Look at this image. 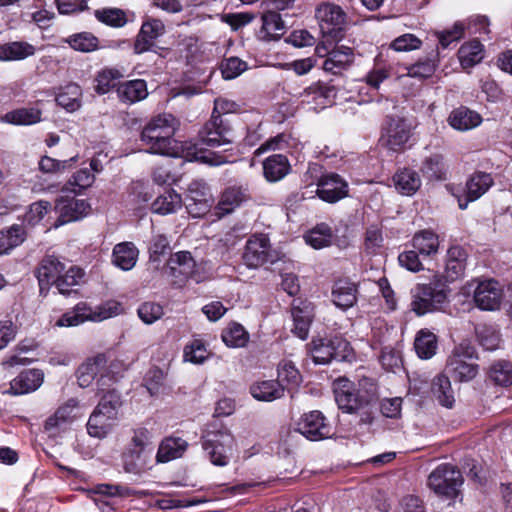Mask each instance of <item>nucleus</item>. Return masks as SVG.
Masks as SVG:
<instances>
[{"instance_id": "7ed1b4c3", "label": "nucleus", "mask_w": 512, "mask_h": 512, "mask_svg": "<svg viewBox=\"0 0 512 512\" xmlns=\"http://www.w3.org/2000/svg\"><path fill=\"white\" fill-rule=\"evenodd\" d=\"M121 306L111 301L98 306H91L86 302H79L73 309L64 313L57 321L58 327H75L84 322H101L119 315Z\"/></svg>"}, {"instance_id": "13d9d810", "label": "nucleus", "mask_w": 512, "mask_h": 512, "mask_svg": "<svg viewBox=\"0 0 512 512\" xmlns=\"http://www.w3.org/2000/svg\"><path fill=\"white\" fill-rule=\"evenodd\" d=\"M248 334L240 324H230L222 333V340L228 347H243Z\"/></svg>"}, {"instance_id": "f257e3e1", "label": "nucleus", "mask_w": 512, "mask_h": 512, "mask_svg": "<svg viewBox=\"0 0 512 512\" xmlns=\"http://www.w3.org/2000/svg\"><path fill=\"white\" fill-rule=\"evenodd\" d=\"M178 128L176 118L168 113L153 117L143 128L141 141L147 147L146 151L152 154L178 157L182 145L174 139Z\"/></svg>"}, {"instance_id": "2f4dec72", "label": "nucleus", "mask_w": 512, "mask_h": 512, "mask_svg": "<svg viewBox=\"0 0 512 512\" xmlns=\"http://www.w3.org/2000/svg\"><path fill=\"white\" fill-rule=\"evenodd\" d=\"M188 447V443L181 438H166L159 446L156 458L158 462L165 463L181 457Z\"/></svg>"}, {"instance_id": "c756f323", "label": "nucleus", "mask_w": 512, "mask_h": 512, "mask_svg": "<svg viewBox=\"0 0 512 512\" xmlns=\"http://www.w3.org/2000/svg\"><path fill=\"white\" fill-rule=\"evenodd\" d=\"M77 409L78 401L74 398L69 399L45 421V429L47 431H53L71 422L76 416L75 411Z\"/></svg>"}, {"instance_id": "cd10ccee", "label": "nucleus", "mask_w": 512, "mask_h": 512, "mask_svg": "<svg viewBox=\"0 0 512 512\" xmlns=\"http://www.w3.org/2000/svg\"><path fill=\"white\" fill-rule=\"evenodd\" d=\"M396 190L402 195L412 196L421 187L422 181L417 171L403 168L393 176Z\"/></svg>"}, {"instance_id": "5701e85b", "label": "nucleus", "mask_w": 512, "mask_h": 512, "mask_svg": "<svg viewBox=\"0 0 512 512\" xmlns=\"http://www.w3.org/2000/svg\"><path fill=\"white\" fill-rule=\"evenodd\" d=\"M420 171L429 181H444L447 179L448 166L441 153H431L422 161Z\"/></svg>"}, {"instance_id": "58836bf2", "label": "nucleus", "mask_w": 512, "mask_h": 512, "mask_svg": "<svg viewBox=\"0 0 512 512\" xmlns=\"http://www.w3.org/2000/svg\"><path fill=\"white\" fill-rule=\"evenodd\" d=\"M118 96L123 102L135 103L148 95L146 82L141 79L131 80L118 87Z\"/></svg>"}, {"instance_id": "e2e57ef3", "label": "nucleus", "mask_w": 512, "mask_h": 512, "mask_svg": "<svg viewBox=\"0 0 512 512\" xmlns=\"http://www.w3.org/2000/svg\"><path fill=\"white\" fill-rule=\"evenodd\" d=\"M138 317L147 325H151L164 315L163 307L155 302H144L137 309Z\"/></svg>"}, {"instance_id": "0e129e2a", "label": "nucleus", "mask_w": 512, "mask_h": 512, "mask_svg": "<svg viewBox=\"0 0 512 512\" xmlns=\"http://www.w3.org/2000/svg\"><path fill=\"white\" fill-rule=\"evenodd\" d=\"M247 68V63L238 57L227 58L221 63L222 76L227 80L240 76Z\"/></svg>"}, {"instance_id": "c85d7f7f", "label": "nucleus", "mask_w": 512, "mask_h": 512, "mask_svg": "<svg viewBox=\"0 0 512 512\" xmlns=\"http://www.w3.org/2000/svg\"><path fill=\"white\" fill-rule=\"evenodd\" d=\"M250 393L258 401L272 402L284 396V387L277 380H265L253 384Z\"/></svg>"}, {"instance_id": "f3484780", "label": "nucleus", "mask_w": 512, "mask_h": 512, "mask_svg": "<svg viewBox=\"0 0 512 512\" xmlns=\"http://www.w3.org/2000/svg\"><path fill=\"white\" fill-rule=\"evenodd\" d=\"M335 401L344 412L352 413L358 410L363 401L355 393L354 383L346 378H338L333 383Z\"/></svg>"}, {"instance_id": "f704fd0d", "label": "nucleus", "mask_w": 512, "mask_h": 512, "mask_svg": "<svg viewBox=\"0 0 512 512\" xmlns=\"http://www.w3.org/2000/svg\"><path fill=\"white\" fill-rule=\"evenodd\" d=\"M115 420L116 418L107 417V413L96 407L88 420L87 431L93 437L103 438L109 433Z\"/></svg>"}, {"instance_id": "a19ab883", "label": "nucleus", "mask_w": 512, "mask_h": 512, "mask_svg": "<svg viewBox=\"0 0 512 512\" xmlns=\"http://www.w3.org/2000/svg\"><path fill=\"white\" fill-rule=\"evenodd\" d=\"M310 354L314 363L328 364L335 359V350L333 348L332 339H314L310 343Z\"/></svg>"}, {"instance_id": "4c0bfd02", "label": "nucleus", "mask_w": 512, "mask_h": 512, "mask_svg": "<svg viewBox=\"0 0 512 512\" xmlns=\"http://www.w3.org/2000/svg\"><path fill=\"white\" fill-rule=\"evenodd\" d=\"M26 239V231L22 225L13 224L0 231V255L7 254L15 247L21 245Z\"/></svg>"}, {"instance_id": "423d86ee", "label": "nucleus", "mask_w": 512, "mask_h": 512, "mask_svg": "<svg viewBox=\"0 0 512 512\" xmlns=\"http://www.w3.org/2000/svg\"><path fill=\"white\" fill-rule=\"evenodd\" d=\"M235 447L234 436L228 430L208 433L202 440V448L210 462L219 467L228 465Z\"/></svg>"}, {"instance_id": "39448f33", "label": "nucleus", "mask_w": 512, "mask_h": 512, "mask_svg": "<svg viewBox=\"0 0 512 512\" xmlns=\"http://www.w3.org/2000/svg\"><path fill=\"white\" fill-rule=\"evenodd\" d=\"M415 126L401 116H387L381 129L379 145L392 153L403 152L413 136Z\"/></svg>"}, {"instance_id": "a18cd8bd", "label": "nucleus", "mask_w": 512, "mask_h": 512, "mask_svg": "<svg viewBox=\"0 0 512 512\" xmlns=\"http://www.w3.org/2000/svg\"><path fill=\"white\" fill-rule=\"evenodd\" d=\"M1 119L14 125H31L41 120V111L36 108H20L6 113Z\"/></svg>"}, {"instance_id": "9d476101", "label": "nucleus", "mask_w": 512, "mask_h": 512, "mask_svg": "<svg viewBox=\"0 0 512 512\" xmlns=\"http://www.w3.org/2000/svg\"><path fill=\"white\" fill-rule=\"evenodd\" d=\"M201 141L209 147H220L233 142L230 126L219 115H212L199 132Z\"/></svg>"}, {"instance_id": "4d7b16f0", "label": "nucleus", "mask_w": 512, "mask_h": 512, "mask_svg": "<svg viewBox=\"0 0 512 512\" xmlns=\"http://www.w3.org/2000/svg\"><path fill=\"white\" fill-rule=\"evenodd\" d=\"M277 382L284 388H293L300 384L301 375L292 362L284 361L279 365Z\"/></svg>"}, {"instance_id": "864d4df0", "label": "nucleus", "mask_w": 512, "mask_h": 512, "mask_svg": "<svg viewBox=\"0 0 512 512\" xmlns=\"http://www.w3.org/2000/svg\"><path fill=\"white\" fill-rule=\"evenodd\" d=\"M475 333L479 344L489 351H493L498 348L500 338L497 330L487 324H479L475 328Z\"/></svg>"}, {"instance_id": "aec40b11", "label": "nucleus", "mask_w": 512, "mask_h": 512, "mask_svg": "<svg viewBox=\"0 0 512 512\" xmlns=\"http://www.w3.org/2000/svg\"><path fill=\"white\" fill-rule=\"evenodd\" d=\"M104 359L100 356L88 359L86 362L80 365L77 371L78 384L82 388L89 387L95 378L100 374V378L97 380V385H105V376L101 371L103 370Z\"/></svg>"}, {"instance_id": "49530a36", "label": "nucleus", "mask_w": 512, "mask_h": 512, "mask_svg": "<svg viewBox=\"0 0 512 512\" xmlns=\"http://www.w3.org/2000/svg\"><path fill=\"white\" fill-rule=\"evenodd\" d=\"M262 33L267 40L279 39L285 33V25L281 16L275 12H267L262 16Z\"/></svg>"}, {"instance_id": "c03bdc74", "label": "nucleus", "mask_w": 512, "mask_h": 512, "mask_svg": "<svg viewBox=\"0 0 512 512\" xmlns=\"http://www.w3.org/2000/svg\"><path fill=\"white\" fill-rule=\"evenodd\" d=\"M81 88L77 84H68L56 96L58 105L65 108L67 111L73 112L81 106Z\"/></svg>"}, {"instance_id": "f03ea898", "label": "nucleus", "mask_w": 512, "mask_h": 512, "mask_svg": "<svg viewBox=\"0 0 512 512\" xmlns=\"http://www.w3.org/2000/svg\"><path fill=\"white\" fill-rule=\"evenodd\" d=\"M448 293L442 278L435 275L429 283H418L411 289V310L417 316L439 311L447 302Z\"/></svg>"}, {"instance_id": "6ab92c4d", "label": "nucleus", "mask_w": 512, "mask_h": 512, "mask_svg": "<svg viewBox=\"0 0 512 512\" xmlns=\"http://www.w3.org/2000/svg\"><path fill=\"white\" fill-rule=\"evenodd\" d=\"M358 286L348 280H338L332 289L331 297L334 305L342 310L353 307L357 302Z\"/></svg>"}, {"instance_id": "9b49d317", "label": "nucleus", "mask_w": 512, "mask_h": 512, "mask_svg": "<svg viewBox=\"0 0 512 512\" xmlns=\"http://www.w3.org/2000/svg\"><path fill=\"white\" fill-rule=\"evenodd\" d=\"M503 299V288L494 279H487L478 282L473 300L475 305L484 311H495L500 308Z\"/></svg>"}, {"instance_id": "6e6552de", "label": "nucleus", "mask_w": 512, "mask_h": 512, "mask_svg": "<svg viewBox=\"0 0 512 512\" xmlns=\"http://www.w3.org/2000/svg\"><path fill=\"white\" fill-rule=\"evenodd\" d=\"M275 260L269 238L264 234L253 235L248 239L243 253V261L249 268H258Z\"/></svg>"}, {"instance_id": "37998d69", "label": "nucleus", "mask_w": 512, "mask_h": 512, "mask_svg": "<svg viewBox=\"0 0 512 512\" xmlns=\"http://www.w3.org/2000/svg\"><path fill=\"white\" fill-rule=\"evenodd\" d=\"M458 56L463 68H471L483 59V45L477 40L465 43L460 47Z\"/></svg>"}, {"instance_id": "a211bd4d", "label": "nucleus", "mask_w": 512, "mask_h": 512, "mask_svg": "<svg viewBox=\"0 0 512 512\" xmlns=\"http://www.w3.org/2000/svg\"><path fill=\"white\" fill-rule=\"evenodd\" d=\"M250 199L248 189L242 186H229L220 195L215 214L223 217L235 211Z\"/></svg>"}, {"instance_id": "de8ad7c7", "label": "nucleus", "mask_w": 512, "mask_h": 512, "mask_svg": "<svg viewBox=\"0 0 512 512\" xmlns=\"http://www.w3.org/2000/svg\"><path fill=\"white\" fill-rule=\"evenodd\" d=\"M95 181V175L89 168H82L75 172L63 186V192L79 193L90 187Z\"/></svg>"}, {"instance_id": "052dcab7", "label": "nucleus", "mask_w": 512, "mask_h": 512, "mask_svg": "<svg viewBox=\"0 0 512 512\" xmlns=\"http://www.w3.org/2000/svg\"><path fill=\"white\" fill-rule=\"evenodd\" d=\"M67 41L73 49L80 52H91L98 47V39L88 32L72 35Z\"/></svg>"}, {"instance_id": "603ef678", "label": "nucleus", "mask_w": 512, "mask_h": 512, "mask_svg": "<svg viewBox=\"0 0 512 512\" xmlns=\"http://www.w3.org/2000/svg\"><path fill=\"white\" fill-rule=\"evenodd\" d=\"M84 273L82 269L70 266L68 269L64 268V272L60 275L59 280L57 281L55 287L58 292L61 294H69L72 290L73 286H76L80 283L83 278Z\"/></svg>"}, {"instance_id": "ddd939ff", "label": "nucleus", "mask_w": 512, "mask_h": 512, "mask_svg": "<svg viewBox=\"0 0 512 512\" xmlns=\"http://www.w3.org/2000/svg\"><path fill=\"white\" fill-rule=\"evenodd\" d=\"M55 209L59 214L55 224V226L58 227L69 222L78 221L87 216L91 207L84 199L60 197L56 201Z\"/></svg>"}, {"instance_id": "b1692460", "label": "nucleus", "mask_w": 512, "mask_h": 512, "mask_svg": "<svg viewBox=\"0 0 512 512\" xmlns=\"http://www.w3.org/2000/svg\"><path fill=\"white\" fill-rule=\"evenodd\" d=\"M291 313L294 322L293 332L300 339H306L314 316L310 303L300 302L299 305H296V301L294 300Z\"/></svg>"}, {"instance_id": "e433bc0d", "label": "nucleus", "mask_w": 512, "mask_h": 512, "mask_svg": "<svg viewBox=\"0 0 512 512\" xmlns=\"http://www.w3.org/2000/svg\"><path fill=\"white\" fill-rule=\"evenodd\" d=\"M449 375L446 373L438 375L432 383V393L442 406L451 408L455 402L454 391L451 386Z\"/></svg>"}, {"instance_id": "8fccbe9b", "label": "nucleus", "mask_w": 512, "mask_h": 512, "mask_svg": "<svg viewBox=\"0 0 512 512\" xmlns=\"http://www.w3.org/2000/svg\"><path fill=\"white\" fill-rule=\"evenodd\" d=\"M488 378L498 386L512 385V364L503 360L493 363L489 368Z\"/></svg>"}, {"instance_id": "4be33fe9", "label": "nucleus", "mask_w": 512, "mask_h": 512, "mask_svg": "<svg viewBox=\"0 0 512 512\" xmlns=\"http://www.w3.org/2000/svg\"><path fill=\"white\" fill-rule=\"evenodd\" d=\"M139 256V250L132 242H121L114 246L112 263L123 271L132 270Z\"/></svg>"}, {"instance_id": "69168bd1", "label": "nucleus", "mask_w": 512, "mask_h": 512, "mask_svg": "<svg viewBox=\"0 0 512 512\" xmlns=\"http://www.w3.org/2000/svg\"><path fill=\"white\" fill-rule=\"evenodd\" d=\"M169 251L170 242L167 236L160 233L153 234L149 246L150 260L158 261L161 256H164Z\"/></svg>"}, {"instance_id": "c9c22d12", "label": "nucleus", "mask_w": 512, "mask_h": 512, "mask_svg": "<svg viewBox=\"0 0 512 512\" xmlns=\"http://www.w3.org/2000/svg\"><path fill=\"white\" fill-rule=\"evenodd\" d=\"M195 260L188 251H179L171 255L168 266L174 276L188 278L194 272Z\"/></svg>"}, {"instance_id": "3c124183", "label": "nucleus", "mask_w": 512, "mask_h": 512, "mask_svg": "<svg viewBox=\"0 0 512 512\" xmlns=\"http://www.w3.org/2000/svg\"><path fill=\"white\" fill-rule=\"evenodd\" d=\"M333 232L326 223L315 226L306 236V242L315 249H321L331 244Z\"/></svg>"}, {"instance_id": "7c9ffc66", "label": "nucleus", "mask_w": 512, "mask_h": 512, "mask_svg": "<svg viewBox=\"0 0 512 512\" xmlns=\"http://www.w3.org/2000/svg\"><path fill=\"white\" fill-rule=\"evenodd\" d=\"M353 61V51L350 47L340 46L328 53L323 63V69L333 74L339 73Z\"/></svg>"}, {"instance_id": "393cba45", "label": "nucleus", "mask_w": 512, "mask_h": 512, "mask_svg": "<svg viewBox=\"0 0 512 512\" xmlns=\"http://www.w3.org/2000/svg\"><path fill=\"white\" fill-rule=\"evenodd\" d=\"M467 254L462 247L453 246L447 252L445 275L447 282H452L464 274Z\"/></svg>"}, {"instance_id": "09e8293b", "label": "nucleus", "mask_w": 512, "mask_h": 512, "mask_svg": "<svg viewBox=\"0 0 512 512\" xmlns=\"http://www.w3.org/2000/svg\"><path fill=\"white\" fill-rule=\"evenodd\" d=\"M414 347L420 358L429 359L436 353V336L430 331L421 330L415 338Z\"/></svg>"}, {"instance_id": "473e14b6", "label": "nucleus", "mask_w": 512, "mask_h": 512, "mask_svg": "<svg viewBox=\"0 0 512 512\" xmlns=\"http://www.w3.org/2000/svg\"><path fill=\"white\" fill-rule=\"evenodd\" d=\"M35 47L27 42H10L0 45L1 61H18L35 54Z\"/></svg>"}, {"instance_id": "1a4fd4ad", "label": "nucleus", "mask_w": 512, "mask_h": 512, "mask_svg": "<svg viewBox=\"0 0 512 512\" xmlns=\"http://www.w3.org/2000/svg\"><path fill=\"white\" fill-rule=\"evenodd\" d=\"M316 18L323 36L336 40L341 37L345 14L339 6L324 4L316 12Z\"/></svg>"}, {"instance_id": "72a5a7b5", "label": "nucleus", "mask_w": 512, "mask_h": 512, "mask_svg": "<svg viewBox=\"0 0 512 512\" xmlns=\"http://www.w3.org/2000/svg\"><path fill=\"white\" fill-rule=\"evenodd\" d=\"M289 163L283 155H272L263 163L265 178L270 182H276L285 177L289 172Z\"/></svg>"}, {"instance_id": "0eeeda50", "label": "nucleus", "mask_w": 512, "mask_h": 512, "mask_svg": "<svg viewBox=\"0 0 512 512\" xmlns=\"http://www.w3.org/2000/svg\"><path fill=\"white\" fill-rule=\"evenodd\" d=\"M463 484L462 474L453 465L441 464L428 477V486L435 494L447 499L456 498Z\"/></svg>"}, {"instance_id": "774afa93", "label": "nucleus", "mask_w": 512, "mask_h": 512, "mask_svg": "<svg viewBox=\"0 0 512 512\" xmlns=\"http://www.w3.org/2000/svg\"><path fill=\"white\" fill-rule=\"evenodd\" d=\"M435 68V62L430 59H426L418 61L417 63L407 67V75L414 78L424 79L432 76L435 72Z\"/></svg>"}, {"instance_id": "20e7f679", "label": "nucleus", "mask_w": 512, "mask_h": 512, "mask_svg": "<svg viewBox=\"0 0 512 512\" xmlns=\"http://www.w3.org/2000/svg\"><path fill=\"white\" fill-rule=\"evenodd\" d=\"M477 352L469 341H462L456 346L447 359L445 373L458 382H469L473 380L478 372L479 366L475 363Z\"/></svg>"}, {"instance_id": "dca6fc26", "label": "nucleus", "mask_w": 512, "mask_h": 512, "mask_svg": "<svg viewBox=\"0 0 512 512\" xmlns=\"http://www.w3.org/2000/svg\"><path fill=\"white\" fill-rule=\"evenodd\" d=\"M316 193L323 201L335 203L347 196L348 185L339 175L326 174L319 179Z\"/></svg>"}, {"instance_id": "ea45409f", "label": "nucleus", "mask_w": 512, "mask_h": 512, "mask_svg": "<svg viewBox=\"0 0 512 512\" xmlns=\"http://www.w3.org/2000/svg\"><path fill=\"white\" fill-rule=\"evenodd\" d=\"M181 206V195L174 190H169L155 199L152 211L156 214L167 215L175 213Z\"/></svg>"}, {"instance_id": "bf43d9fd", "label": "nucleus", "mask_w": 512, "mask_h": 512, "mask_svg": "<svg viewBox=\"0 0 512 512\" xmlns=\"http://www.w3.org/2000/svg\"><path fill=\"white\" fill-rule=\"evenodd\" d=\"M123 77V74L114 68H106L98 73L95 89L99 94L107 93L110 88L116 86V81Z\"/></svg>"}, {"instance_id": "5fc2aeb1", "label": "nucleus", "mask_w": 512, "mask_h": 512, "mask_svg": "<svg viewBox=\"0 0 512 512\" xmlns=\"http://www.w3.org/2000/svg\"><path fill=\"white\" fill-rule=\"evenodd\" d=\"M96 19L111 27H123L127 23L126 13L119 8H102L94 12Z\"/></svg>"}, {"instance_id": "4468645a", "label": "nucleus", "mask_w": 512, "mask_h": 512, "mask_svg": "<svg viewBox=\"0 0 512 512\" xmlns=\"http://www.w3.org/2000/svg\"><path fill=\"white\" fill-rule=\"evenodd\" d=\"M65 265L55 256H46L43 258L36 270V276L39 282L40 294L44 295L51 286H55L64 272Z\"/></svg>"}, {"instance_id": "a878e982", "label": "nucleus", "mask_w": 512, "mask_h": 512, "mask_svg": "<svg viewBox=\"0 0 512 512\" xmlns=\"http://www.w3.org/2000/svg\"><path fill=\"white\" fill-rule=\"evenodd\" d=\"M151 452L142 450L127 449L123 454V468L125 472L132 474H141L151 467Z\"/></svg>"}, {"instance_id": "6e6d98bb", "label": "nucleus", "mask_w": 512, "mask_h": 512, "mask_svg": "<svg viewBox=\"0 0 512 512\" xmlns=\"http://www.w3.org/2000/svg\"><path fill=\"white\" fill-rule=\"evenodd\" d=\"M186 150L187 152L184 157L188 161H201L212 166H219L228 162L224 156L216 155L211 152L207 153L201 149H197L196 145H189Z\"/></svg>"}, {"instance_id": "338daca9", "label": "nucleus", "mask_w": 512, "mask_h": 512, "mask_svg": "<svg viewBox=\"0 0 512 512\" xmlns=\"http://www.w3.org/2000/svg\"><path fill=\"white\" fill-rule=\"evenodd\" d=\"M120 406V396L114 391H109L103 395L97 407L100 411L107 413V417L117 418Z\"/></svg>"}, {"instance_id": "bb28decb", "label": "nucleus", "mask_w": 512, "mask_h": 512, "mask_svg": "<svg viewBox=\"0 0 512 512\" xmlns=\"http://www.w3.org/2000/svg\"><path fill=\"white\" fill-rule=\"evenodd\" d=\"M448 122L455 130L464 132L479 126L482 122V118L473 110L466 107H459L450 113Z\"/></svg>"}, {"instance_id": "680f3d73", "label": "nucleus", "mask_w": 512, "mask_h": 512, "mask_svg": "<svg viewBox=\"0 0 512 512\" xmlns=\"http://www.w3.org/2000/svg\"><path fill=\"white\" fill-rule=\"evenodd\" d=\"M208 356L206 346L199 339H194L184 349V359L193 364H202Z\"/></svg>"}, {"instance_id": "79ce46f5", "label": "nucleus", "mask_w": 512, "mask_h": 512, "mask_svg": "<svg viewBox=\"0 0 512 512\" xmlns=\"http://www.w3.org/2000/svg\"><path fill=\"white\" fill-rule=\"evenodd\" d=\"M439 237L437 234L430 230H422L416 233L413 237V247L421 255H432L438 252Z\"/></svg>"}, {"instance_id": "f8f14e48", "label": "nucleus", "mask_w": 512, "mask_h": 512, "mask_svg": "<svg viewBox=\"0 0 512 512\" xmlns=\"http://www.w3.org/2000/svg\"><path fill=\"white\" fill-rule=\"evenodd\" d=\"M297 431L311 441H319L332 434L331 426L320 411L304 414L297 423Z\"/></svg>"}, {"instance_id": "2eb2a0df", "label": "nucleus", "mask_w": 512, "mask_h": 512, "mask_svg": "<svg viewBox=\"0 0 512 512\" xmlns=\"http://www.w3.org/2000/svg\"><path fill=\"white\" fill-rule=\"evenodd\" d=\"M493 185V179L490 174L485 172H476L472 174L465 186V196L458 197V206L465 210L470 202L476 201Z\"/></svg>"}, {"instance_id": "412c9836", "label": "nucleus", "mask_w": 512, "mask_h": 512, "mask_svg": "<svg viewBox=\"0 0 512 512\" xmlns=\"http://www.w3.org/2000/svg\"><path fill=\"white\" fill-rule=\"evenodd\" d=\"M44 375L38 369L21 372L11 381L10 390L15 395H22L37 390L43 383Z\"/></svg>"}]
</instances>
